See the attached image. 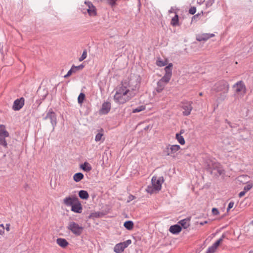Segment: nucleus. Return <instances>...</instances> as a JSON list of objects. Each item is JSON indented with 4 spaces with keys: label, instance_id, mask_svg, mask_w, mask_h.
I'll return each instance as SVG.
<instances>
[{
    "label": "nucleus",
    "instance_id": "nucleus-1",
    "mask_svg": "<svg viewBox=\"0 0 253 253\" xmlns=\"http://www.w3.org/2000/svg\"><path fill=\"white\" fill-rule=\"evenodd\" d=\"M136 83L134 88H131L130 86L131 80L129 81L128 85L126 83H122V85L116 89V93L114 96V101L116 103L123 104L133 98L136 94L135 89L138 88L139 85V82L136 81Z\"/></svg>",
    "mask_w": 253,
    "mask_h": 253
},
{
    "label": "nucleus",
    "instance_id": "nucleus-2",
    "mask_svg": "<svg viewBox=\"0 0 253 253\" xmlns=\"http://www.w3.org/2000/svg\"><path fill=\"white\" fill-rule=\"evenodd\" d=\"M234 91V95L238 97H243L247 92V88L243 81L237 82L233 85Z\"/></svg>",
    "mask_w": 253,
    "mask_h": 253
},
{
    "label": "nucleus",
    "instance_id": "nucleus-3",
    "mask_svg": "<svg viewBox=\"0 0 253 253\" xmlns=\"http://www.w3.org/2000/svg\"><path fill=\"white\" fill-rule=\"evenodd\" d=\"M229 84L225 80H221L216 83L213 90L216 92H221L223 94L227 93L229 91Z\"/></svg>",
    "mask_w": 253,
    "mask_h": 253
},
{
    "label": "nucleus",
    "instance_id": "nucleus-4",
    "mask_svg": "<svg viewBox=\"0 0 253 253\" xmlns=\"http://www.w3.org/2000/svg\"><path fill=\"white\" fill-rule=\"evenodd\" d=\"M67 229L76 236H79L82 234L84 227L74 221H71L69 223Z\"/></svg>",
    "mask_w": 253,
    "mask_h": 253
},
{
    "label": "nucleus",
    "instance_id": "nucleus-5",
    "mask_svg": "<svg viewBox=\"0 0 253 253\" xmlns=\"http://www.w3.org/2000/svg\"><path fill=\"white\" fill-rule=\"evenodd\" d=\"M9 136L8 132L5 129L3 125H0V145L4 148L7 147V143L5 140Z\"/></svg>",
    "mask_w": 253,
    "mask_h": 253
},
{
    "label": "nucleus",
    "instance_id": "nucleus-6",
    "mask_svg": "<svg viewBox=\"0 0 253 253\" xmlns=\"http://www.w3.org/2000/svg\"><path fill=\"white\" fill-rule=\"evenodd\" d=\"M180 147L178 145H170L169 144L167 146L165 149L164 150V153L166 156H170L174 157L175 154L177 151L179 150Z\"/></svg>",
    "mask_w": 253,
    "mask_h": 253
},
{
    "label": "nucleus",
    "instance_id": "nucleus-7",
    "mask_svg": "<svg viewBox=\"0 0 253 253\" xmlns=\"http://www.w3.org/2000/svg\"><path fill=\"white\" fill-rule=\"evenodd\" d=\"M131 244V240L128 239L125 242L117 244L114 247V252L116 253H122L125 249Z\"/></svg>",
    "mask_w": 253,
    "mask_h": 253
},
{
    "label": "nucleus",
    "instance_id": "nucleus-8",
    "mask_svg": "<svg viewBox=\"0 0 253 253\" xmlns=\"http://www.w3.org/2000/svg\"><path fill=\"white\" fill-rule=\"evenodd\" d=\"M43 119L46 120L49 119L52 126V130L53 131L57 124V118L56 114L50 109L46 114Z\"/></svg>",
    "mask_w": 253,
    "mask_h": 253
},
{
    "label": "nucleus",
    "instance_id": "nucleus-9",
    "mask_svg": "<svg viewBox=\"0 0 253 253\" xmlns=\"http://www.w3.org/2000/svg\"><path fill=\"white\" fill-rule=\"evenodd\" d=\"M192 104V102L191 101H187L182 103L181 108L184 110L182 112L183 116H187L190 114L193 109Z\"/></svg>",
    "mask_w": 253,
    "mask_h": 253
},
{
    "label": "nucleus",
    "instance_id": "nucleus-10",
    "mask_svg": "<svg viewBox=\"0 0 253 253\" xmlns=\"http://www.w3.org/2000/svg\"><path fill=\"white\" fill-rule=\"evenodd\" d=\"M164 178L163 176L159 177L158 178L156 176H153L151 179L152 184L156 188L157 191H160L162 188V184L164 182Z\"/></svg>",
    "mask_w": 253,
    "mask_h": 253
},
{
    "label": "nucleus",
    "instance_id": "nucleus-11",
    "mask_svg": "<svg viewBox=\"0 0 253 253\" xmlns=\"http://www.w3.org/2000/svg\"><path fill=\"white\" fill-rule=\"evenodd\" d=\"M209 169L211 170V173H212V170L213 169L216 170L218 174L220 175L225 173L224 170L223 169L221 165L218 163H212L211 166L209 165Z\"/></svg>",
    "mask_w": 253,
    "mask_h": 253
},
{
    "label": "nucleus",
    "instance_id": "nucleus-12",
    "mask_svg": "<svg viewBox=\"0 0 253 253\" xmlns=\"http://www.w3.org/2000/svg\"><path fill=\"white\" fill-rule=\"evenodd\" d=\"M84 4L86 6V11L90 16H95L96 14V9L95 7L90 1H85Z\"/></svg>",
    "mask_w": 253,
    "mask_h": 253
},
{
    "label": "nucleus",
    "instance_id": "nucleus-13",
    "mask_svg": "<svg viewBox=\"0 0 253 253\" xmlns=\"http://www.w3.org/2000/svg\"><path fill=\"white\" fill-rule=\"evenodd\" d=\"M25 99L23 97L16 99L12 106V109L14 111L20 110L24 105Z\"/></svg>",
    "mask_w": 253,
    "mask_h": 253
},
{
    "label": "nucleus",
    "instance_id": "nucleus-14",
    "mask_svg": "<svg viewBox=\"0 0 253 253\" xmlns=\"http://www.w3.org/2000/svg\"><path fill=\"white\" fill-rule=\"evenodd\" d=\"M71 211L76 212L80 213L82 212V207L80 202L78 199V201H76L72 206Z\"/></svg>",
    "mask_w": 253,
    "mask_h": 253
},
{
    "label": "nucleus",
    "instance_id": "nucleus-15",
    "mask_svg": "<svg viewBox=\"0 0 253 253\" xmlns=\"http://www.w3.org/2000/svg\"><path fill=\"white\" fill-rule=\"evenodd\" d=\"M214 36V35L213 34H203L197 37V40L200 42L205 41Z\"/></svg>",
    "mask_w": 253,
    "mask_h": 253
},
{
    "label": "nucleus",
    "instance_id": "nucleus-16",
    "mask_svg": "<svg viewBox=\"0 0 253 253\" xmlns=\"http://www.w3.org/2000/svg\"><path fill=\"white\" fill-rule=\"evenodd\" d=\"M78 199L75 197H66L64 199V203L67 206H72L76 201H78Z\"/></svg>",
    "mask_w": 253,
    "mask_h": 253
},
{
    "label": "nucleus",
    "instance_id": "nucleus-17",
    "mask_svg": "<svg viewBox=\"0 0 253 253\" xmlns=\"http://www.w3.org/2000/svg\"><path fill=\"white\" fill-rule=\"evenodd\" d=\"M182 228L178 224H175L169 227V231L173 234H177L181 231Z\"/></svg>",
    "mask_w": 253,
    "mask_h": 253
},
{
    "label": "nucleus",
    "instance_id": "nucleus-18",
    "mask_svg": "<svg viewBox=\"0 0 253 253\" xmlns=\"http://www.w3.org/2000/svg\"><path fill=\"white\" fill-rule=\"evenodd\" d=\"M111 109V104L109 102H104L102 105L101 111L103 114L108 113Z\"/></svg>",
    "mask_w": 253,
    "mask_h": 253
},
{
    "label": "nucleus",
    "instance_id": "nucleus-19",
    "mask_svg": "<svg viewBox=\"0 0 253 253\" xmlns=\"http://www.w3.org/2000/svg\"><path fill=\"white\" fill-rule=\"evenodd\" d=\"M178 223L181 227L184 229L187 228L190 226V218H186L178 221Z\"/></svg>",
    "mask_w": 253,
    "mask_h": 253
},
{
    "label": "nucleus",
    "instance_id": "nucleus-20",
    "mask_svg": "<svg viewBox=\"0 0 253 253\" xmlns=\"http://www.w3.org/2000/svg\"><path fill=\"white\" fill-rule=\"evenodd\" d=\"M57 244L62 248L66 247L69 244L67 240L63 238H58L56 240Z\"/></svg>",
    "mask_w": 253,
    "mask_h": 253
},
{
    "label": "nucleus",
    "instance_id": "nucleus-21",
    "mask_svg": "<svg viewBox=\"0 0 253 253\" xmlns=\"http://www.w3.org/2000/svg\"><path fill=\"white\" fill-rule=\"evenodd\" d=\"M80 168L86 172L90 171L92 169L91 165L88 162H84L80 166Z\"/></svg>",
    "mask_w": 253,
    "mask_h": 253
},
{
    "label": "nucleus",
    "instance_id": "nucleus-22",
    "mask_svg": "<svg viewBox=\"0 0 253 253\" xmlns=\"http://www.w3.org/2000/svg\"><path fill=\"white\" fill-rule=\"evenodd\" d=\"M250 177L247 175H242L238 177V180L243 184L249 182Z\"/></svg>",
    "mask_w": 253,
    "mask_h": 253
},
{
    "label": "nucleus",
    "instance_id": "nucleus-23",
    "mask_svg": "<svg viewBox=\"0 0 253 253\" xmlns=\"http://www.w3.org/2000/svg\"><path fill=\"white\" fill-rule=\"evenodd\" d=\"M166 84L161 82L160 80L157 82V85L156 88V90L157 92L160 93L161 92L163 89H164L165 87L166 86Z\"/></svg>",
    "mask_w": 253,
    "mask_h": 253
},
{
    "label": "nucleus",
    "instance_id": "nucleus-24",
    "mask_svg": "<svg viewBox=\"0 0 253 253\" xmlns=\"http://www.w3.org/2000/svg\"><path fill=\"white\" fill-rule=\"evenodd\" d=\"M84 174L81 172H78L75 173L73 176V179L76 182H78L80 181L81 180H82L84 178Z\"/></svg>",
    "mask_w": 253,
    "mask_h": 253
},
{
    "label": "nucleus",
    "instance_id": "nucleus-25",
    "mask_svg": "<svg viewBox=\"0 0 253 253\" xmlns=\"http://www.w3.org/2000/svg\"><path fill=\"white\" fill-rule=\"evenodd\" d=\"M79 196L82 199L86 200L89 197V195L86 191L82 190L79 191Z\"/></svg>",
    "mask_w": 253,
    "mask_h": 253
},
{
    "label": "nucleus",
    "instance_id": "nucleus-26",
    "mask_svg": "<svg viewBox=\"0 0 253 253\" xmlns=\"http://www.w3.org/2000/svg\"><path fill=\"white\" fill-rule=\"evenodd\" d=\"M133 223L132 221L128 220L126 221L124 224V226L127 229V230H131L133 227Z\"/></svg>",
    "mask_w": 253,
    "mask_h": 253
},
{
    "label": "nucleus",
    "instance_id": "nucleus-27",
    "mask_svg": "<svg viewBox=\"0 0 253 253\" xmlns=\"http://www.w3.org/2000/svg\"><path fill=\"white\" fill-rule=\"evenodd\" d=\"M172 64L169 63L167 66L165 68V74L172 76Z\"/></svg>",
    "mask_w": 253,
    "mask_h": 253
},
{
    "label": "nucleus",
    "instance_id": "nucleus-28",
    "mask_svg": "<svg viewBox=\"0 0 253 253\" xmlns=\"http://www.w3.org/2000/svg\"><path fill=\"white\" fill-rule=\"evenodd\" d=\"M171 77V76L166 75L164 76L163 78H162L160 81L163 83L164 84H167L170 80V78Z\"/></svg>",
    "mask_w": 253,
    "mask_h": 253
},
{
    "label": "nucleus",
    "instance_id": "nucleus-29",
    "mask_svg": "<svg viewBox=\"0 0 253 253\" xmlns=\"http://www.w3.org/2000/svg\"><path fill=\"white\" fill-rule=\"evenodd\" d=\"M178 21V16L177 14H175V16L171 19V24L173 26H178L179 25Z\"/></svg>",
    "mask_w": 253,
    "mask_h": 253
},
{
    "label": "nucleus",
    "instance_id": "nucleus-30",
    "mask_svg": "<svg viewBox=\"0 0 253 253\" xmlns=\"http://www.w3.org/2000/svg\"><path fill=\"white\" fill-rule=\"evenodd\" d=\"M175 138L181 145H183L185 144V142L184 138L182 135H180V134L176 133L175 135Z\"/></svg>",
    "mask_w": 253,
    "mask_h": 253
},
{
    "label": "nucleus",
    "instance_id": "nucleus-31",
    "mask_svg": "<svg viewBox=\"0 0 253 253\" xmlns=\"http://www.w3.org/2000/svg\"><path fill=\"white\" fill-rule=\"evenodd\" d=\"M146 190L148 193L150 194H152L155 192L156 191H157L156 190V188L154 187L152 184L151 186H148Z\"/></svg>",
    "mask_w": 253,
    "mask_h": 253
},
{
    "label": "nucleus",
    "instance_id": "nucleus-32",
    "mask_svg": "<svg viewBox=\"0 0 253 253\" xmlns=\"http://www.w3.org/2000/svg\"><path fill=\"white\" fill-rule=\"evenodd\" d=\"M225 237L224 234H222L221 237L219 238L215 243H214L212 246L214 247L216 249L219 245L220 243L223 241V239Z\"/></svg>",
    "mask_w": 253,
    "mask_h": 253
},
{
    "label": "nucleus",
    "instance_id": "nucleus-33",
    "mask_svg": "<svg viewBox=\"0 0 253 253\" xmlns=\"http://www.w3.org/2000/svg\"><path fill=\"white\" fill-rule=\"evenodd\" d=\"M145 109V106L144 105H141V106L137 107V108H136L135 109H133L132 110V113H138L144 110Z\"/></svg>",
    "mask_w": 253,
    "mask_h": 253
},
{
    "label": "nucleus",
    "instance_id": "nucleus-34",
    "mask_svg": "<svg viewBox=\"0 0 253 253\" xmlns=\"http://www.w3.org/2000/svg\"><path fill=\"white\" fill-rule=\"evenodd\" d=\"M76 72V71L75 68H74V65H73L70 70L68 72L67 74L64 76V77L65 78H67L70 76L73 73H75Z\"/></svg>",
    "mask_w": 253,
    "mask_h": 253
},
{
    "label": "nucleus",
    "instance_id": "nucleus-35",
    "mask_svg": "<svg viewBox=\"0 0 253 253\" xmlns=\"http://www.w3.org/2000/svg\"><path fill=\"white\" fill-rule=\"evenodd\" d=\"M85 98V94L84 93H81L78 98V103L82 104Z\"/></svg>",
    "mask_w": 253,
    "mask_h": 253
},
{
    "label": "nucleus",
    "instance_id": "nucleus-36",
    "mask_svg": "<svg viewBox=\"0 0 253 253\" xmlns=\"http://www.w3.org/2000/svg\"><path fill=\"white\" fill-rule=\"evenodd\" d=\"M253 187V183L251 182H249L247 183V185H246L244 188V190L246 191V192H248L250 190H251Z\"/></svg>",
    "mask_w": 253,
    "mask_h": 253
},
{
    "label": "nucleus",
    "instance_id": "nucleus-37",
    "mask_svg": "<svg viewBox=\"0 0 253 253\" xmlns=\"http://www.w3.org/2000/svg\"><path fill=\"white\" fill-rule=\"evenodd\" d=\"M87 56V52L86 50H85L83 51L82 56L79 58V61H82L85 59Z\"/></svg>",
    "mask_w": 253,
    "mask_h": 253
},
{
    "label": "nucleus",
    "instance_id": "nucleus-38",
    "mask_svg": "<svg viewBox=\"0 0 253 253\" xmlns=\"http://www.w3.org/2000/svg\"><path fill=\"white\" fill-rule=\"evenodd\" d=\"M102 215V213H101L100 212H95L94 213H92L91 214L90 216L92 217L97 218V217H101Z\"/></svg>",
    "mask_w": 253,
    "mask_h": 253
},
{
    "label": "nucleus",
    "instance_id": "nucleus-39",
    "mask_svg": "<svg viewBox=\"0 0 253 253\" xmlns=\"http://www.w3.org/2000/svg\"><path fill=\"white\" fill-rule=\"evenodd\" d=\"M216 249L213 247L212 246L209 247V248L207 250V251L206 253H214L215 251H216Z\"/></svg>",
    "mask_w": 253,
    "mask_h": 253
},
{
    "label": "nucleus",
    "instance_id": "nucleus-40",
    "mask_svg": "<svg viewBox=\"0 0 253 253\" xmlns=\"http://www.w3.org/2000/svg\"><path fill=\"white\" fill-rule=\"evenodd\" d=\"M103 133L100 132L98 133L95 136V140L97 142L100 141L101 139Z\"/></svg>",
    "mask_w": 253,
    "mask_h": 253
},
{
    "label": "nucleus",
    "instance_id": "nucleus-41",
    "mask_svg": "<svg viewBox=\"0 0 253 253\" xmlns=\"http://www.w3.org/2000/svg\"><path fill=\"white\" fill-rule=\"evenodd\" d=\"M157 65L160 67H163L166 65V62L162 60H158L157 61Z\"/></svg>",
    "mask_w": 253,
    "mask_h": 253
},
{
    "label": "nucleus",
    "instance_id": "nucleus-42",
    "mask_svg": "<svg viewBox=\"0 0 253 253\" xmlns=\"http://www.w3.org/2000/svg\"><path fill=\"white\" fill-rule=\"evenodd\" d=\"M214 0H208L206 2V5L207 7L211 6L214 3Z\"/></svg>",
    "mask_w": 253,
    "mask_h": 253
},
{
    "label": "nucleus",
    "instance_id": "nucleus-43",
    "mask_svg": "<svg viewBox=\"0 0 253 253\" xmlns=\"http://www.w3.org/2000/svg\"><path fill=\"white\" fill-rule=\"evenodd\" d=\"M196 12V8L194 6L191 7L189 10V13L192 15L194 14Z\"/></svg>",
    "mask_w": 253,
    "mask_h": 253
},
{
    "label": "nucleus",
    "instance_id": "nucleus-44",
    "mask_svg": "<svg viewBox=\"0 0 253 253\" xmlns=\"http://www.w3.org/2000/svg\"><path fill=\"white\" fill-rule=\"evenodd\" d=\"M108 3L111 6H113L116 4V1L117 0H106Z\"/></svg>",
    "mask_w": 253,
    "mask_h": 253
},
{
    "label": "nucleus",
    "instance_id": "nucleus-45",
    "mask_svg": "<svg viewBox=\"0 0 253 253\" xmlns=\"http://www.w3.org/2000/svg\"><path fill=\"white\" fill-rule=\"evenodd\" d=\"M234 205V202L233 201H231L228 204L227 211H229L230 209H231V208H232L233 207Z\"/></svg>",
    "mask_w": 253,
    "mask_h": 253
},
{
    "label": "nucleus",
    "instance_id": "nucleus-46",
    "mask_svg": "<svg viewBox=\"0 0 253 253\" xmlns=\"http://www.w3.org/2000/svg\"><path fill=\"white\" fill-rule=\"evenodd\" d=\"M84 67V66L82 64L79 65V66H75L74 65V68H75V70L76 71V72L78 71V70H82L83 69V68Z\"/></svg>",
    "mask_w": 253,
    "mask_h": 253
},
{
    "label": "nucleus",
    "instance_id": "nucleus-47",
    "mask_svg": "<svg viewBox=\"0 0 253 253\" xmlns=\"http://www.w3.org/2000/svg\"><path fill=\"white\" fill-rule=\"evenodd\" d=\"M212 212L213 215H217L219 214V211L216 208H213L212 209Z\"/></svg>",
    "mask_w": 253,
    "mask_h": 253
},
{
    "label": "nucleus",
    "instance_id": "nucleus-48",
    "mask_svg": "<svg viewBox=\"0 0 253 253\" xmlns=\"http://www.w3.org/2000/svg\"><path fill=\"white\" fill-rule=\"evenodd\" d=\"M135 199V196L132 195H129L128 197L127 202H129Z\"/></svg>",
    "mask_w": 253,
    "mask_h": 253
},
{
    "label": "nucleus",
    "instance_id": "nucleus-49",
    "mask_svg": "<svg viewBox=\"0 0 253 253\" xmlns=\"http://www.w3.org/2000/svg\"><path fill=\"white\" fill-rule=\"evenodd\" d=\"M246 193V191H245L244 190L240 192V193L239 194V197L240 198L242 197L243 196H244L245 195Z\"/></svg>",
    "mask_w": 253,
    "mask_h": 253
},
{
    "label": "nucleus",
    "instance_id": "nucleus-50",
    "mask_svg": "<svg viewBox=\"0 0 253 253\" xmlns=\"http://www.w3.org/2000/svg\"><path fill=\"white\" fill-rule=\"evenodd\" d=\"M5 228H0V235L3 236L4 234Z\"/></svg>",
    "mask_w": 253,
    "mask_h": 253
},
{
    "label": "nucleus",
    "instance_id": "nucleus-51",
    "mask_svg": "<svg viewBox=\"0 0 253 253\" xmlns=\"http://www.w3.org/2000/svg\"><path fill=\"white\" fill-rule=\"evenodd\" d=\"M5 230L8 232L9 231V230H10V224H6Z\"/></svg>",
    "mask_w": 253,
    "mask_h": 253
},
{
    "label": "nucleus",
    "instance_id": "nucleus-52",
    "mask_svg": "<svg viewBox=\"0 0 253 253\" xmlns=\"http://www.w3.org/2000/svg\"><path fill=\"white\" fill-rule=\"evenodd\" d=\"M81 11H82V12L83 13H84V14L86 13L87 12L86 8H82Z\"/></svg>",
    "mask_w": 253,
    "mask_h": 253
},
{
    "label": "nucleus",
    "instance_id": "nucleus-53",
    "mask_svg": "<svg viewBox=\"0 0 253 253\" xmlns=\"http://www.w3.org/2000/svg\"><path fill=\"white\" fill-rule=\"evenodd\" d=\"M208 223V221H204L203 222H201L200 223V224L201 225H204V224H206Z\"/></svg>",
    "mask_w": 253,
    "mask_h": 253
},
{
    "label": "nucleus",
    "instance_id": "nucleus-54",
    "mask_svg": "<svg viewBox=\"0 0 253 253\" xmlns=\"http://www.w3.org/2000/svg\"><path fill=\"white\" fill-rule=\"evenodd\" d=\"M184 130L181 129V130H180V133H179V134H180V135H181V134H182V133H184Z\"/></svg>",
    "mask_w": 253,
    "mask_h": 253
},
{
    "label": "nucleus",
    "instance_id": "nucleus-55",
    "mask_svg": "<svg viewBox=\"0 0 253 253\" xmlns=\"http://www.w3.org/2000/svg\"><path fill=\"white\" fill-rule=\"evenodd\" d=\"M0 228H4V225L3 224H0Z\"/></svg>",
    "mask_w": 253,
    "mask_h": 253
},
{
    "label": "nucleus",
    "instance_id": "nucleus-56",
    "mask_svg": "<svg viewBox=\"0 0 253 253\" xmlns=\"http://www.w3.org/2000/svg\"><path fill=\"white\" fill-rule=\"evenodd\" d=\"M199 95H200V96H202V95H203V93H202V92H200V93H199Z\"/></svg>",
    "mask_w": 253,
    "mask_h": 253
},
{
    "label": "nucleus",
    "instance_id": "nucleus-57",
    "mask_svg": "<svg viewBox=\"0 0 253 253\" xmlns=\"http://www.w3.org/2000/svg\"><path fill=\"white\" fill-rule=\"evenodd\" d=\"M169 12H172V9H170V10H169Z\"/></svg>",
    "mask_w": 253,
    "mask_h": 253
},
{
    "label": "nucleus",
    "instance_id": "nucleus-58",
    "mask_svg": "<svg viewBox=\"0 0 253 253\" xmlns=\"http://www.w3.org/2000/svg\"><path fill=\"white\" fill-rule=\"evenodd\" d=\"M225 97V96H224V97L223 98V100H224Z\"/></svg>",
    "mask_w": 253,
    "mask_h": 253
},
{
    "label": "nucleus",
    "instance_id": "nucleus-59",
    "mask_svg": "<svg viewBox=\"0 0 253 253\" xmlns=\"http://www.w3.org/2000/svg\"><path fill=\"white\" fill-rule=\"evenodd\" d=\"M198 15V14H197V15H194V17L197 16Z\"/></svg>",
    "mask_w": 253,
    "mask_h": 253
},
{
    "label": "nucleus",
    "instance_id": "nucleus-60",
    "mask_svg": "<svg viewBox=\"0 0 253 253\" xmlns=\"http://www.w3.org/2000/svg\"><path fill=\"white\" fill-rule=\"evenodd\" d=\"M252 223H253V221H252Z\"/></svg>",
    "mask_w": 253,
    "mask_h": 253
}]
</instances>
